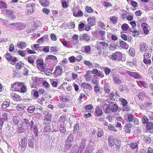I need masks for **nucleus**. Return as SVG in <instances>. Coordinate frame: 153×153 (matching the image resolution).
<instances>
[{
	"label": "nucleus",
	"instance_id": "4be33fe9",
	"mask_svg": "<svg viewBox=\"0 0 153 153\" xmlns=\"http://www.w3.org/2000/svg\"><path fill=\"white\" fill-rule=\"evenodd\" d=\"M41 25L42 23L40 21H37L34 23L33 25L32 26V27L33 30H36Z\"/></svg>",
	"mask_w": 153,
	"mask_h": 153
},
{
	"label": "nucleus",
	"instance_id": "e2e57ef3",
	"mask_svg": "<svg viewBox=\"0 0 153 153\" xmlns=\"http://www.w3.org/2000/svg\"><path fill=\"white\" fill-rule=\"evenodd\" d=\"M111 111H112L111 108L109 106H107L105 111V114H108L111 113Z\"/></svg>",
	"mask_w": 153,
	"mask_h": 153
},
{
	"label": "nucleus",
	"instance_id": "c756f323",
	"mask_svg": "<svg viewBox=\"0 0 153 153\" xmlns=\"http://www.w3.org/2000/svg\"><path fill=\"white\" fill-rule=\"evenodd\" d=\"M41 4L43 6L47 7L49 5V3L47 0H39Z\"/></svg>",
	"mask_w": 153,
	"mask_h": 153
},
{
	"label": "nucleus",
	"instance_id": "c9c22d12",
	"mask_svg": "<svg viewBox=\"0 0 153 153\" xmlns=\"http://www.w3.org/2000/svg\"><path fill=\"white\" fill-rule=\"evenodd\" d=\"M117 17L116 16H112L110 18V20L113 24H115L117 22Z\"/></svg>",
	"mask_w": 153,
	"mask_h": 153
},
{
	"label": "nucleus",
	"instance_id": "dca6fc26",
	"mask_svg": "<svg viewBox=\"0 0 153 153\" xmlns=\"http://www.w3.org/2000/svg\"><path fill=\"white\" fill-rule=\"evenodd\" d=\"M108 144L109 146H112L115 144V138L113 135H110L108 137Z\"/></svg>",
	"mask_w": 153,
	"mask_h": 153
},
{
	"label": "nucleus",
	"instance_id": "bb28decb",
	"mask_svg": "<svg viewBox=\"0 0 153 153\" xmlns=\"http://www.w3.org/2000/svg\"><path fill=\"white\" fill-rule=\"evenodd\" d=\"M72 145V143L68 142L66 141L65 146V149L66 150H69Z\"/></svg>",
	"mask_w": 153,
	"mask_h": 153
},
{
	"label": "nucleus",
	"instance_id": "680f3d73",
	"mask_svg": "<svg viewBox=\"0 0 153 153\" xmlns=\"http://www.w3.org/2000/svg\"><path fill=\"white\" fill-rule=\"evenodd\" d=\"M145 142L147 144H149L151 142V139L149 136H146L145 137Z\"/></svg>",
	"mask_w": 153,
	"mask_h": 153
},
{
	"label": "nucleus",
	"instance_id": "37998d69",
	"mask_svg": "<svg viewBox=\"0 0 153 153\" xmlns=\"http://www.w3.org/2000/svg\"><path fill=\"white\" fill-rule=\"evenodd\" d=\"M27 61L30 64H33V63L34 62L33 56H29L28 57Z\"/></svg>",
	"mask_w": 153,
	"mask_h": 153
},
{
	"label": "nucleus",
	"instance_id": "423d86ee",
	"mask_svg": "<svg viewBox=\"0 0 153 153\" xmlns=\"http://www.w3.org/2000/svg\"><path fill=\"white\" fill-rule=\"evenodd\" d=\"M35 4L33 3L31 4H28L26 7V12L28 15L32 14L35 10Z\"/></svg>",
	"mask_w": 153,
	"mask_h": 153
},
{
	"label": "nucleus",
	"instance_id": "c03bdc74",
	"mask_svg": "<svg viewBox=\"0 0 153 153\" xmlns=\"http://www.w3.org/2000/svg\"><path fill=\"white\" fill-rule=\"evenodd\" d=\"M91 49V47L89 45L85 46L84 47L85 51L86 53H89Z\"/></svg>",
	"mask_w": 153,
	"mask_h": 153
},
{
	"label": "nucleus",
	"instance_id": "2eb2a0df",
	"mask_svg": "<svg viewBox=\"0 0 153 153\" xmlns=\"http://www.w3.org/2000/svg\"><path fill=\"white\" fill-rule=\"evenodd\" d=\"M122 56V53L119 51L115 52L111 55V59L113 60L117 59L118 57H120Z\"/></svg>",
	"mask_w": 153,
	"mask_h": 153
},
{
	"label": "nucleus",
	"instance_id": "58836bf2",
	"mask_svg": "<svg viewBox=\"0 0 153 153\" xmlns=\"http://www.w3.org/2000/svg\"><path fill=\"white\" fill-rule=\"evenodd\" d=\"M141 120L142 123L144 124L148 123L149 120L147 117L145 115H143L142 117Z\"/></svg>",
	"mask_w": 153,
	"mask_h": 153
},
{
	"label": "nucleus",
	"instance_id": "f8f14e48",
	"mask_svg": "<svg viewBox=\"0 0 153 153\" xmlns=\"http://www.w3.org/2000/svg\"><path fill=\"white\" fill-rule=\"evenodd\" d=\"M87 21L89 25L93 26L96 25V18L95 16L89 17Z\"/></svg>",
	"mask_w": 153,
	"mask_h": 153
},
{
	"label": "nucleus",
	"instance_id": "4468645a",
	"mask_svg": "<svg viewBox=\"0 0 153 153\" xmlns=\"http://www.w3.org/2000/svg\"><path fill=\"white\" fill-rule=\"evenodd\" d=\"M140 51L142 52H144L148 49V46L144 42H141L139 45Z\"/></svg>",
	"mask_w": 153,
	"mask_h": 153
},
{
	"label": "nucleus",
	"instance_id": "f3484780",
	"mask_svg": "<svg viewBox=\"0 0 153 153\" xmlns=\"http://www.w3.org/2000/svg\"><path fill=\"white\" fill-rule=\"evenodd\" d=\"M152 51V50L151 48H149L148 49H147L146 51H145L146 53L143 55V58L146 59L150 58L151 56Z\"/></svg>",
	"mask_w": 153,
	"mask_h": 153
},
{
	"label": "nucleus",
	"instance_id": "3c124183",
	"mask_svg": "<svg viewBox=\"0 0 153 153\" xmlns=\"http://www.w3.org/2000/svg\"><path fill=\"white\" fill-rule=\"evenodd\" d=\"M115 143L116 149H119L120 147V142L119 141H115Z\"/></svg>",
	"mask_w": 153,
	"mask_h": 153
},
{
	"label": "nucleus",
	"instance_id": "7c9ffc66",
	"mask_svg": "<svg viewBox=\"0 0 153 153\" xmlns=\"http://www.w3.org/2000/svg\"><path fill=\"white\" fill-rule=\"evenodd\" d=\"M127 117V120L129 122H132L133 121L134 117L133 115L131 113L127 114L126 115Z\"/></svg>",
	"mask_w": 153,
	"mask_h": 153
},
{
	"label": "nucleus",
	"instance_id": "aec40b11",
	"mask_svg": "<svg viewBox=\"0 0 153 153\" xmlns=\"http://www.w3.org/2000/svg\"><path fill=\"white\" fill-rule=\"evenodd\" d=\"M19 146L22 148H24L27 145V140L25 137L22 138L19 143Z\"/></svg>",
	"mask_w": 153,
	"mask_h": 153
},
{
	"label": "nucleus",
	"instance_id": "a211bd4d",
	"mask_svg": "<svg viewBox=\"0 0 153 153\" xmlns=\"http://www.w3.org/2000/svg\"><path fill=\"white\" fill-rule=\"evenodd\" d=\"M103 112L102 109L99 107H97L94 113V115L96 117H98L101 116Z\"/></svg>",
	"mask_w": 153,
	"mask_h": 153
},
{
	"label": "nucleus",
	"instance_id": "473e14b6",
	"mask_svg": "<svg viewBox=\"0 0 153 153\" xmlns=\"http://www.w3.org/2000/svg\"><path fill=\"white\" fill-rule=\"evenodd\" d=\"M66 119V116L65 115H62L60 117L59 119V122L60 123H62L63 124L65 122V121Z\"/></svg>",
	"mask_w": 153,
	"mask_h": 153
},
{
	"label": "nucleus",
	"instance_id": "f03ea898",
	"mask_svg": "<svg viewBox=\"0 0 153 153\" xmlns=\"http://www.w3.org/2000/svg\"><path fill=\"white\" fill-rule=\"evenodd\" d=\"M108 44L104 41H101L98 42L97 47V50L98 51V53L100 55L102 53V49L105 50L108 49Z\"/></svg>",
	"mask_w": 153,
	"mask_h": 153
},
{
	"label": "nucleus",
	"instance_id": "9b49d317",
	"mask_svg": "<svg viewBox=\"0 0 153 153\" xmlns=\"http://www.w3.org/2000/svg\"><path fill=\"white\" fill-rule=\"evenodd\" d=\"M127 74L131 77L137 79H139L141 78V76L136 72H132L128 71H126Z\"/></svg>",
	"mask_w": 153,
	"mask_h": 153
},
{
	"label": "nucleus",
	"instance_id": "39448f33",
	"mask_svg": "<svg viewBox=\"0 0 153 153\" xmlns=\"http://www.w3.org/2000/svg\"><path fill=\"white\" fill-rule=\"evenodd\" d=\"M46 114L44 118V123L45 125L47 124L50 123L52 120V116L51 114L49 113V112L47 111H45L43 112V114Z\"/></svg>",
	"mask_w": 153,
	"mask_h": 153
},
{
	"label": "nucleus",
	"instance_id": "bf43d9fd",
	"mask_svg": "<svg viewBox=\"0 0 153 153\" xmlns=\"http://www.w3.org/2000/svg\"><path fill=\"white\" fill-rule=\"evenodd\" d=\"M143 62L145 64H150L152 63L150 59L144 58L143 59Z\"/></svg>",
	"mask_w": 153,
	"mask_h": 153
},
{
	"label": "nucleus",
	"instance_id": "9d476101",
	"mask_svg": "<svg viewBox=\"0 0 153 153\" xmlns=\"http://www.w3.org/2000/svg\"><path fill=\"white\" fill-rule=\"evenodd\" d=\"M80 86L83 89H87L90 91H91L93 89V87L91 85L87 82H82L80 84Z\"/></svg>",
	"mask_w": 153,
	"mask_h": 153
},
{
	"label": "nucleus",
	"instance_id": "6ab92c4d",
	"mask_svg": "<svg viewBox=\"0 0 153 153\" xmlns=\"http://www.w3.org/2000/svg\"><path fill=\"white\" fill-rule=\"evenodd\" d=\"M132 127V125L130 123H128L126 124L124 128L126 132L130 133L131 132Z\"/></svg>",
	"mask_w": 153,
	"mask_h": 153
},
{
	"label": "nucleus",
	"instance_id": "1a4fd4ad",
	"mask_svg": "<svg viewBox=\"0 0 153 153\" xmlns=\"http://www.w3.org/2000/svg\"><path fill=\"white\" fill-rule=\"evenodd\" d=\"M10 96L14 101L16 102L20 101L22 99L20 96L13 92L10 93Z\"/></svg>",
	"mask_w": 153,
	"mask_h": 153
},
{
	"label": "nucleus",
	"instance_id": "f257e3e1",
	"mask_svg": "<svg viewBox=\"0 0 153 153\" xmlns=\"http://www.w3.org/2000/svg\"><path fill=\"white\" fill-rule=\"evenodd\" d=\"M11 88L13 91H17L21 93H25L26 91V87L23 82H17L12 84Z\"/></svg>",
	"mask_w": 153,
	"mask_h": 153
},
{
	"label": "nucleus",
	"instance_id": "7ed1b4c3",
	"mask_svg": "<svg viewBox=\"0 0 153 153\" xmlns=\"http://www.w3.org/2000/svg\"><path fill=\"white\" fill-rule=\"evenodd\" d=\"M63 69L62 66L60 65L56 66L54 71L53 73V76L56 78L61 75L62 74Z\"/></svg>",
	"mask_w": 153,
	"mask_h": 153
},
{
	"label": "nucleus",
	"instance_id": "0e129e2a",
	"mask_svg": "<svg viewBox=\"0 0 153 153\" xmlns=\"http://www.w3.org/2000/svg\"><path fill=\"white\" fill-rule=\"evenodd\" d=\"M93 108V106L91 104H89L85 106V108L87 111L90 110Z\"/></svg>",
	"mask_w": 153,
	"mask_h": 153
},
{
	"label": "nucleus",
	"instance_id": "69168bd1",
	"mask_svg": "<svg viewBox=\"0 0 153 153\" xmlns=\"http://www.w3.org/2000/svg\"><path fill=\"white\" fill-rule=\"evenodd\" d=\"M108 128L109 130L112 131L114 132H116V130L114 126L111 124L108 125Z\"/></svg>",
	"mask_w": 153,
	"mask_h": 153
},
{
	"label": "nucleus",
	"instance_id": "4c0bfd02",
	"mask_svg": "<svg viewBox=\"0 0 153 153\" xmlns=\"http://www.w3.org/2000/svg\"><path fill=\"white\" fill-rule=\"evenodd\" d=\"M129 28V26L126 23L123 24L122 25L121 27V28L122 30L125 31L127 30Z\"/></svg>",
	"mask_w": 153,
	"mask_h": 153
},
{
	"label": "nucleus",
	"instance_id": "0eeeda50",
	"mask_svg": "<svg viewBox=\"0 0 153 153\" xmlns=\"http://www.w3.org/2000/svg\"><path fill=\"white\" fill-rule=\"evenodd\" d=\"M10 25L14 26V27L19 30H22L25 28V27L24 24L20 22L12 23L10 24Z\"/></svg>",
	"mask_w": 153,
	"mask_h": 153
},
{
	"label": "nucleus",
	"instance_id": "72a5a7b5",
	"mask_svg": "<svg viewBox=\"0 0 153 153\" xmlns=\"http://www.w3.org/2000/svg\"><path fill=\"white\" fill-rule=\"evenodd\" d=\"M119 101L121 102L122 105L123 106H126L128 104V102L124 98H119Z\"/></svg>",
	"mask_w": 153,
	"mask_h": 153
},
{
	"label": "nucleus",
	"instance_id": "b1692460",
	"mask_svg": "<svg viewBox=\"0 0 153 153\" xmlns=\"http://www.w3.org/2000/svg\"><path fill=\"white\" fill-rule=\"evenodd\" d=\"M120 45L121 48L123 49H127L128 48V45L125 42L121 41L120 42Z\"/></svg>",
	"mask_w": 153,
	"mask_h": 153
},
{
	"label": "nucleus",
	"instance_id": "412c9836",
	"mask_svg": "<svg viewBox=\"0 0 153 153\" xmlns=\"http://www.w3.org/2000/svg\"><path fill=\"white\" fill-rule=\"evenodd\" d=\"M21 125H22L25 128H26L27 129L28 127L30 126V123L29 122V120L27 119H24Z\"/></svg>",
	"mask_w": 153,
	"mask_h": 153
},
{
	"label": "nucleus",
	"instance_id": "20e7f679",
	"mask_svg": "<svg viewBox=\"0 0 153 153\" xmlns=\"http://www.w3.org/2000/svg\"><path fill=\"white\" fill-rule=\"evenodd\" d=\"M36 67L41 72H43L45 69L43 60L42 59H37L36 60Z\"/></svg>",
	"mask_w": 153,
	"mask_h": 153
},
{
	"label": "nucleus",
	"instance_id": "393cba45",
	"mask_svg": "<svg viewBox=\"0 0 153 153\" xmlns=\"http://www.w3.org/2000/svg\"><path fill=\"white\" fill-rule=\"evenodd\" d=\"M24 65V63L21 61L17 62L15 64V67L17 69H21Z\"/></svg>",
	"mask_w": 153,
	"mask_h": 153
},
{
	"label": "nucleus",
	"instance_id": "864d4df0",
	"mask_svg": "<svg viewBox=\"0 0 153 153\" xmlns=\"http://www.w3.org/2000/svg\"><path fill=\"white\" fill-rule=\"evenodd\" d=\"M9 102H4L2 104V107L4 109H5L9 106Z\"/></svg>",
	"mask_w": 153,
	"mask_h": 153
},
{
	"label": "nucleus",
	"instance_id": "5701e85b",
	"mask_svg": "<svg viewBox=\"0 0 153 153\" xmlns=\"http://www.w3.org/2000/svg\"><path fill=\"white\" fill-rule=\"evenodd\" d=\"M17 46L19 48L23 49L26 47L27 45L24 42H19L17 43Z\"/></svg>",
	"mask_w": 153,
	"mask_h": 153
},
{
	"label": "nucleus",
	"instance_id": "052dcab7",
	"mask_svg": "<svg viewBox=\"0 0 153 153\" xmlns=\"http://www.w3.org/2000/svg\"><path fill=\"white\" fill-rule=\"evenodd\" d=\"M25 106L23 105L19 104L17 106L16 109L18 110L22 111L25 108Z\"/></svg>",
	"mask_w": 153,
	"mask_h": 153
},
{
	"label": "nucleus",
	"instance_id": "79ce46f5",
	"mask_svg": "<svg viewBox=\"0 0 153 153\" xmlns=\"http://www.w3.org/2000/svg\"><path fill=\"white\" fill-rule=\"evenodd\" d=\"M79 130V125L78 123H76L75 124L74 128L73 130V132L74 133H77Z\"/></svg>",
	"mask_w": 153,
	"mask_h": 153
},
{
	"label": "nucleus",
	"instance_id": "de8ad7c7",
	"mask_svg": "<svg viewBox=\"0 0 153 153\" xmlns=\"http://www.w3.org/2000/svg\"><path fill=\"white\" fill-rule=\"evenodd\" d=\"M21 126L19 127L18 129V132L19 133H22L24 132L27 128H25L23 127V126L21 124Z\"/></svg>",
	"mask_w": 153,
	"mask_h": 153
},
{
	"label": "nucleus",
	"instance_id": "8fccbe9b",
	"mask_svg": "<svg viewBox=\"0 0 153 153\" xmlns=\"http://www.w3.org/2000/svg\"><path fill=\"white\" fill-rule=\"evenodd\" d=\"M59 130L61 133H64L65 132L66 129L63 124H61L60 125Z\"/></svg>",
	"mask_w": 153,
	"mask_h": 153
},
{
	"label": "nucleus",
	"instance_id": "603ef678",
	"mask_svg": "<svg viewBox=\"0 0 153 153\" xmlns=\"http://www.w3.org/2000/svg\"><path fill=\"white\" fill-rule=\"evenodd\" d=\"M86 139L85 138H83L82 140V141L81 142V143H80V147L82 148H84L85 145V141H86Z\"/></svg>",
	"mask_w": 153,
	"mask_h": 153
},
{
	"label": "nucleus",
	"instance_id": "c85d7f7f",
	"mask_svg": "<svg viewBox=\"0 0 153 153\" xmlns=\"http://www.w3.org/2000/svg\"><path fill=\"white\" fill-rule=\"evenodd\" d=\"M90 37L86 34H83L81 36V39L82 40L88 41L90 39Z\"/></svg>",
	"mask_w": 153,
	"mask_h": 153
},
{
	"label": "nucleus",
	"instance_id": "338daca9",
	"mask_svg": "<svg viewBox=\"0 0 153 153\" xmlns=\"http://www.w3.org/2000/svg\"><path fill=\"white\" fill-rule=\"evenodd\" d=\"M11 55L9 53H7L5 54V56L6 59L8 61H10L11 60Z\"/></svg>",
	"mask_w": 153,
	"mask_h": 153
},
{
	"label": "nucleus",
	"instance_id": "ddd939ff",
	"mask_svg": "<svg viewBox=\"0 0 153 153\" xmlns=\"http://www.w3.org/2000/svg\"><path fill=\"white\" fill-rule=\"evenodd\" d=\"M113 80L114 83L115 84H120L122 83V81L120 79L119 75H114L113 76Z\"/></svg>",
	"mask_w": 153,
	"mask_h": 153
},
{
	"label": "nucleus",
	"instance_id": "5fc2aeb1",
	"mask_svg": "<svg viewBox=\"0 0 153 153\" xmlns=\"http://www.w3.org/2000/svg\"><path fill=\"white\" fill-rule=\"evenodd\" d=\"M45 36H43L41 37V38H40L39 39H38L36 42L40 44H42L44 42V39L45 38Z\"/></svg>",
	"mask_w": 153,
	"mask_h": 153
},
{
	"label": "nucleus",
	"instance_id": "2f4dec72",
	"mask_svg": "<svg viewBox=\"0 0 153 153\" xmlns=\"http://www.w3.org/2000/svg\"><path fill=\"white\" fill-rule=\"evenodd\" d=\"M73 15L75 17H82L83 15V13L81 10H79L76 13H74Z\"/></svg>",
	"mask_w": 153,
	"mask_h": 153
},
{
	"label": "nucleus",
	"instance_id": "f704fd0d",
	"mask_svg": "<svg viewBox=\"0 0 153 153\" xmlns=\"http://www.w3.org/2000/svg\"><path fill=\"white\" fill-rule=\"evenodd\" d=\"M85 11L88 13H92L94 12V10L91 7L86 6L85 8Z\"/></svg>",
	"mask_w": 153,
	"mask_h": 153
},
{
	"label": "nucleus",
	"instance_id": "ea45409f",
	"mask_svg": "<svg viewBox=\"0 0 153 153\" xmlns=\"http://www.w3.org/2000/svg\"><path fill=\"white\" fill-rule=\"evenodd\" d=\"M13 123L15 125H18L19 122V118L17 116H15L13 118Z\"/></svg>",
	"mask_w": 153,
	"mask_h": 153
},
{
	"label": "nucleus",
	"instance_id": "e433bc0d",
	"mask_svg": "<svg viewBox=\"0 0 153 153\" xmlns=\"http://www.w3.org/2000/svg\"><path fill=\"white\" fill-rule=\"evenodd\" d=\"M28 145L29 147L31 149H33L34 147V140L33 139L28 140Z\"/></svg>",
	"mask_w": 153,
	"mask_h": 153
},
{
	"label": "nucleus",
	"instance_id": "13d9d810",
	"mask_svg": "<svg viewBox=\"0 0 153 153\" xmlns=\"http://www.w3.org/2000/svg\"><path fill=\"white\" fill-rule=\"evenodd\" d=\"M61 2L62 7L63 8H66L68 7V5L67 2L65 1V0H62Z\"/></svg>",
	"mask_w": 153,
	"mask_h": 153
},
{
	"label": "nucleus",
	"instance_id": "49530a36",
	"mask_svg": "<svg viewBox=\"0 0 153 153\" xmlns=\"http://www.w3.org/2000/svg\"><path fill=\"white\" fill-rule=\"evenodd\" d=\"M35 107L33 105L31 106L28 107L27 108V111L29 113H32L35 110Z\"/></svg>",
	"mask_w": 153,
	"mask_h": 153
},
{
	"label": "nucleus",
	"instance_id": "6e6552de",
	"mask_svg": "<svg viewBox=\"0 0 153 153\" xmlns=\"http://www.w3.org/2000/svg\"><path fill=\"white\" fill-rule=\"evenodd\" d=\"M91 72L92 74L95 75L96 76L99 77L101 78H103L104 76L103 73L97 68H93Z\"/></svg>",
	"mask_w": 153,
	"mask_h": 153
},
{
	"label": "nucleus",
	"instance_id": "774afa93",
	"mask_svg": "<svg viewBox=\"0 0 153 153\" xmlns=\"http://www.w3.org/2000/svg\"><path fill=\"white\" fill-rule=\"evenodd\" d=\"M68 60L70 63H73L76 62V58L74 56H72L68 58Z\"/></svg>",
	"mask_w": 153,
	"mask_h": 153
},
{
	"label": "nucleus",
	"instance_id": "cd10ccee",
	"mask_svg": "<svg viewBox=\"0 0 153 153\" xmlns=\"http://www.w3.org/2000/svg\"><path fill=\"white\" fill-rule=\"evenodd\" d=\"M127 146L131 147L132 149H135L137 147V143L135 142H130V143L127 144Z\"/></svg>",
	"mask_w": 153,
	"mask_h": 153
},
{
	"label": "nucleus",
	"instance_id": "a18cd8bd",
	"mask_svg": "<svg viewBox=\"0 0 153 153\" xmlns=\"http://www.w3.org/2000/svg\"><path fill=\"white\" fill-rule=\"evenodd\" d=\"M74 140V137L71 134H70L66 140L68 142L72 143V141Z\"/></svg>",
	"mask_w": 153,
	"mask_h": 153
},
{
	"label": "nucleus",
	"instance_id": "a878e982",
	"mask_svg": "<svg viewBox=\"0 0 153 153\" xmlns=\"http://www.w3.org/2000/svg\"><path fill=\"white\" fill-rule=\"evenodd\" d=\"M60 101L62 103H65L66 102L69 101V100L66 96H63L60 97Z\"/></svg>",
	"mask_w": 153,
	"mask_h": 153
},
{
	"label": "nucleus",
	"instance_id": "a19ab883",
	"mask_svg": "<svg viewBox=\"0 0 153 153\" xmlns=\"http://www.w3.org/2000/svg\"><path fill=\"white\" fill-rule=\"evenodd\" d=\"M111 111L113 112H116L117 110L118 109V106L115 104H112L111 105Z\"/></svg>",
	"mask_w": 153,
	"mask_h": 153
},
{
	"label": "nucleus",
	"instance_id": "6e6d98bb",
	"mask_svg": "<svg viewBox=\"0 0 153 153\" xmlns=\"http://www.w3.org/2000/svg\"><path fill=\"white\" fill-rule=\"evenodd\" d=\"M92 83L94 84H97L98 83V81L97 80V78L95 76L92 78L91 80Z\"/></svg>",
	"mask_w": 153,
	"mask_h": 153
},
{
	"label": "nucleus",
	"instance_id": "09e8293b",
	"mask_svg": "<svg viewBox=\"0 0 153 153\" xmlns=\"http://www.w3.org/2000/svg\"><path fill=\"white\" fill-rule=\"evenodd\" d=\"M119 89L121 92H122L124 90H127L128 88L125 85H120Z\"/></svg>",
	"mask_w": 153,
	"mask_h": 153
},
{
	"label": "nucleus",
	"instance_id": "4d7b16f0",
	"mask_svg": "<svg viewBox=\"0 0 153 153\" xmlns=\"http://www.w3.org/2000/svg\"><path fill=\"white\" fill-rule=\"evenodd\" d=\"M128 51L130 55L132 56H134V50L132 48H130Z\"/></svg>",
	"mask_w": 153,
	"mask_h": 153
}]
</instances>
